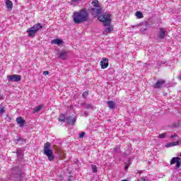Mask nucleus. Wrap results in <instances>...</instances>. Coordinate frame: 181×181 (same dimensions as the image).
<instances>
[{
    "label": "nucleus",
    "mask_w": 181,
    "mask_h": 181,
    "mask_svg": "<svg viewBox=\"0 0 181 181\" xmlns=\"http://www.w3.org/2000/svg\"><path fill=\"white\" fill-rule=\"evenodd\" d=\"M74 22L76 25H80L84 22H87L89 19L88 12L86 9H81L78 11H74L73 14Z\"/></svg>",
    "instance_id": "1"
},
{
    "label": "nucleus",
    "mask_w": 181,
    "mask_h": 181,
    "mask_svg": "<svg viewBox=\"0 0 181 181\" xmlns=\"http://www.w3.org/2000/svg\"><path fill=\"white\" fill-rule=\"evenodd\" d=\"M51 144L49 142H47L44 145V155L47 156L48 160L52 162L54 160V156H53V151L50 149Z\"/></svg>",
    "instance_id": "2"
},
{
    "label": "nucleus",
    "mask_w": 181,
    "mask_h": 181,
    "mask_svg": "<svg viewBox=\"0 0 181 181\" xmlns=\"http://www.w3.org/2000/svg\"><path fill=\"white\" fill-rule=\"evenodd\" d=\"M98 21L103 22V26H110L111 25V15L105 13L98 17Z\"/></svg>",
    "instance_id": "3"
},
{
    "label": "nucleus",
    "mask_w": 181,
    "mask_h": 181,
    "mask_svg": "<svg viewBox=\"0 0 181 181\" xmlns=\"http://www.w3.org/2000/svg\"><path fill=\"white\" fill-rule=\"evenodd\" d=\"M8 81H15L18 83V81H21V76L19 75H8L7 76Z\"/></svg>",
    "instance_id": "4"
},
{
    "label": "nucleus",
    "mask_w": 181,
    "mask_h": 181,
    "mask_svg": "<svg viewBox=\"0 0 181 181\" xmlns=\"http://www.w3.org/2000/svg\"><path fill=\"white\" fill-rule=\"evenodd\" d=\"M76 121H77V118H76V116H69L66 118V122L69 125H74Z\"/></svg>",
    "instance_id": "5"
},
{
    "label": "nucleus",
    "mask_w": 181,
    "mask_h": 181,
    "mask_svg": "<svg viewBox=\"0 0 181 181\" xmlns=\"http://www.w3.org/2000/svg\"><path fill=\"white\" fill-rule=\"evenodd\" d=\"M69 56V52L66 50H63L59 52V58L61 59V60H66Z\"/></svg>",
    "instance_id": "6"
},
{
    "label": "nucleus",
    "mask_w": 181,
    "mask_h": 181,
    "mask_svg": "<svg viewBox=\"0 0 181 181\" xmlns=\"http://www.w3.org/2000/svg\"><path fill=\"white\" fill-rule=\"evenodd\" d=\"M100 66L103 69H107L109 66L108 58H103V60L100 62Z\"/></svg>",
    "instance_id": "7"
},
{
    "label": "nucleus",
    "mask_w": 181,
    "mask_h": 181,
    "mask_svg": "<svg viewBox=\"0 0 181 181\" xmlns=\"http://www.w3.org/2000/svg\"><path fill=\"white\" fill-rule=\"evenodd\" d=\"M159 37L160 39H165V36H166V35H168V32L166 31V30H165V28H160L159 29Z\"/></svg>",
    "instance_id": "8"
},
{
    "label": "nucleus",
    "mask_w": 181,
    "mask_h": 181,
    "mask_svg": "<svg viewBox=\"0 0 181 181\" xmlns=\"http://www.w3.org/2000/svg\"><path fill=\"white\" fill-rule=\"evenodd\" d=\"M27 33H28L29 37H35L36 33H37L35 30H33V28H30L27 30Z\"/></svg>",
    "instance_id": "9"
},
{
    "label": "nucleus",
    "mask_w": 181,
    "mask_h": 181,
    "mask_svg": "<svg viewBox=\"0 0 181 181\" xmlns=\"http://www.w3.org/2000/svg\"><path fill=\"white\" fill-rule=\"evenodd\" d=\"M6 6L8 11H12L13 8V3L11 0H6Z\"/></svg>",
    "instance_id": "10"
},
{
    "label": "nucleus",
    "mask_w": 181,
    "mask_h": 181,
    "mask_svg": "<svg viewBox=\"0 0 181 181\" xmlns=\"http://www.w3.org/2000/svg\"><path fill=\"white\" fill-rule=\"evenodd\" d=\"M33 29L34 30H35L37 33L39 32V30H40V29H42L43 28V26H42V24H40V23L35 24L33 27Z\"/></svg>",
    "instance_id": "11"
},
{
    "label": "nucleus",
    "mask_w": 181,
    "mask_h": 181,
    "mask_svg": "<svg viewBox=\"0 0 181 181\" xmlns=\"http://www.w3.org/2000/svg\"><path fill=\"white\" fill-rule=\"evenodd\" d=\"M16 122L18 124L19 127H22L25 125V120L22 117H19L16 119Z\"/></svg>",
    "instance_id": "12"
},
{
    "label": "nucleus",
    "mask_w": 181,
    "mask_h": 181,
    "mask_svg": "<svg viewBox=\"0 0 181 181\" xmlns=\"http://www.w3.org/2000/svg\"><path fill=\"white\" fill-rule=\"evenodd\" d=\"M52 45H57L58 46H60V45H62V43H63V40H60V39H55V40H52L51 41Z\"/></svg>",
    "instance_id": "13"
},
{
    "label": "nucleus",
    "mask_w": 181,
    "mask_h": 181,
    "mask_svg": "<svg viewBox=\"0 0 181 181\" xmlns=\"http://www.w3.org/2000/svg\"><path fill=\"white\" fill-rule=\"evenodd\" d=\"M163 84H165V81L164 80H159L156 82L154 87H155V88H160V87H162Z\"/></svg>",
    "instance_id": "14"
},
{
    "label": "nucleus",
    "mask_w": 181,
    "mask_h": 181,
    "mask_svg": "<svg viewBox=\"0 0 181 181\" xmlns=\"http://www.w3.org/2000/svg\"><path fill=\"white\" fill-rule=\"evenodd\" d=\"M114 30V28L112 26H109L105 28V30L103 31V35H108V33H111Z\"/></svg>",
    "instance_id": "15"
},
{
    "label": "nucleus",
    "mask_w": 181,
    "mask_h": 181,
    "mask_svg": "<svg viewBox=\"0 0 181 181\" xmlns=\"http://www.w3.org/2000/svg\"><path fill=\"white\" fill-rule=\"evenodd\" d=\"M107 104L110 110H114L115 108V102L114 101H107Z\"/></svg>",
    "instance_id": "16"
},
{
    "label": "nucleus",
    "mask_w": 181,
    "mask_h": 181,
    "mask_svg": "<svg viewBox=\"0 0 181 181\" xmlns=\"http://www.w3.org/2000/svg\"><path fill=\"white\" fill-rule=\"evenodd\" d=\"M179 145V141H174L173 143L170 142L165 145L166 148H170L172 146H177Z\"/></svg>",
    "instance_id": "17"
},
{
    "label": "nucleus",
    "mask_w": 181,
    "mask_h": 181,
    "mask_svg": "<svg viewBox=\"0 0 181 181\" xmlns=\"http://www.w3.org/2000/svg\"><path fill=\"white\" fill-rule=\"evenodd\" d=\"M92 13L94 16L100 15V13H101V10L97 8H92Z\"/></svg>",
    "instance_id": "18"
},
{
    "label": "nucleus",
    "mask_w": 181,
    "mask_h": 181,
    "mask_svg": "<svg viewBox=\"0 0 181 181\" xmlns=\"http://www.w3.org/2000/svg\"><path fill=\"white\" fill-rule=\"evenodd\" d=\"M66 118H67V117H66V116H64V114H61V115H59V117L58 120L60 121V122H66Z\"/></svg>",
    "instance_id": "19"
},
{
    "label": "nucleus",
    "mask_w": 181,
    "mask_h": 181,
    "mask_svg": "<svg viewBox=\"0 0 181 181\" xmlns=\"http://www.w3.org/2000/svg\"><path fill=\"white\" fill-rule=\"evenodd\" d=\"M135 15L138 19H142V18H144V14L141 11H136Z\"/></svg>",
    "instance_id": "20"
},
{
    "label": "nucleus",
    "mask_w": 181,
    "mask_h": 181,
    "mask_svg": "<svg viewBox=\"0 0 181 181\" xmlns=\"http://www.w3.org/2000/svg\"><path fill=\"white\" fill-rule=\"evenodd\" d=\"M43 107H44L43 105L35 107V108L34 109V114L36 112H39V111H40V110H42Z\"/></svg>",
    "instance_id": "21"
},
{
    "label": "nucleus",
    "mask_w": 181,
    "mask_h": 181,
    "mask_svg": "<svg viewBox=\"0 0 181 181\" xmlns=\"http://www.w3.org/2000/svg\"><path fill=\"white\" fill-rule=\"evenodd\" d=\"M91 169H92L93 173H97V172H98V167H97V165H92Z\"/></svg>",
    "instance_id": "22"
},
{
    "label": "nucleus",
    "mask_w": 181,
    "mask_h": 181,
    "mask_svg": "<svg viewBox=\"0 0 181 181\" xmlns=\"http://www.w3.org/2000/svg\"><path fill=\"white\" fill-rule=\"evenodd\" d=\"M80 2H81V0H72L71 4L73 6H76V5H78Z\"/></svg>",
    "instance_id": "23"
},
{
    "label": "nucleus",
    "mask_w": 181,
    "mask_h": 181,
    "mask_svg": "<svg viewBox=\"0 0 181 181\" xmlns=\"http://www.w3.org/2000/svg\"><path fill=\"white\" fill-rule=\"evenodd\" d=\"M146 29H148V25H142L141 27L140 28V32L144 33V32L146 31Z\"/></svg>",
    "instance_id": "24"
},
{
    "label": "nucleus",
    "mask_w": 181,
    "mask_h": 181,
    "mask_svg": "<svg viewBox=\"0 0 181 181\" xmlns=\"http://www.w3.org/2000/svg\"><path fill=\"white\" fill-rule=\"evenodd\" d=\"M92 5L95 8H98L100 6V4H98V0H93L92 2Z\"/></svg>",
    "instance_id": "25"
},
{
    "label": "nucleus",
    "mask_w": 181,
    "mask_h": 181,
    "mask_svg": "<svg viewBox=\"0 0 181 181\" xmlns=\"http://www.w3.org/2000/svg\"><path fill=\"white\" fill-rule=\"evenodd\" d=\"M129 165H131V160H128L127 163H124V170H128V168H129Z\"/></svg>",
    "instance_id": "26"
},
{
    "label": "nucleus",
    "mask_w": 181,
    "mask_h": 181,
    "mask_svg": "<svg viewBox=\"0 0 181 181\" xmlns=\"http://www.w3.org/2000/svg\"><path fill=\"white\" fill-rule=\"evenodd\" d=\"M177 162V157H174L170 160V165H175Z\"/></svg>",
    "instance_id": "27"
},
{
    "label": "nucleus",
    "mask_w": 181,
    "mask_h": 181,
    "mask_svg": "<svg viewBox=\"0 0 181 181\" xmlns=\"http://www.w3.org/2000/svg\"><path fill=\"white\" fill-rule=\"evenodd\" d=\"M177 165L176 167L177 168H180V158L177 157V162H176Z\"/></svg>",
    "instance_id": "28"
},
{
    "label": "nucleus",
    "mask_w": 181,
    "mask_h": 181,
    "mask_svg": "<svg viewBox=\"0 0 181 181\" xmlns=\"http://www.w3.org/2000/svg\"><path fill=\"white\" fill-rule=\"evenodd\" d=\"M82 95L83 98H87V97L88 96V93L87 91H85L83 92Z\"/></svg>",
    "instance_id": "29"
},
{
    "label": "nucleus",
    "mask_w": 181,
    "mask_h": 181,
    "mask_svg": "<svg viewBox=\"0 0 181 181\" xmlns=\"http://www.w3.org/2000/svg\"><path fill=\"white\" fill-rule=\"evenodd\" d=\"M5 112V107H0V114H4Z\"/></svg>",
    "instance_id": "30"
},
{
    "label": "nucleus",
    "mask_w": 181,
    "mask_h": 181,
    "mask_svg": "<svg viewBox=\"0 0 181 181\" xmlns=\"http://www.w3.org/2000/svg\"><path fill=\"white\" fill-rule=\"evenodd\" d=\"M165 136H166V133L161 134L158 135L159 139L165 138Z\"/></svg>",
    "instance_id": "31"
},
{
    "label": "nucleus",
    "mask_w": 181,
    "mask_h": 181,
    "mask_svg": "<svg viewBox=\"0 0 181 181\" xmlns=\"http://www.w3.org/2000/svg\"><path fill=\"white\" fill-rule=\"evenodd\" d=\"M79 138L81 139L83 138H84V132H81L80 134H79Z\"/></svg>",
    "instance_id": "32"
},
{
    "label": "nucleus",
    "mask_w": 181,
    "mask_h": 181,
    "mask_svg": "<svg viewBox=\"0 0 181 181\" xmlns=\"http://www.w3.org/2000/svg\"><path fill=\"white\" fill-rule=\"evenodd\" d=\"M137 181H146V179H145V177H140L137 179Z\"/></svg>",
    "instance_id": "33"
},
{
    "label": "nucleus",
    "mask_w": 181,
    "mask_h": 181,
    "mask_svg": "<svg viewBox=\"0 0 181 181\" xmlns=\"http://www.w3.org/2000/svg\"><path fill=\"white\" fill-rule=\"evenodd\" d=\"M86 108L91 109V108H93V105H87Z\"/></svg>",
    "instance_id": "34"
},
{
    "label": "nucleus",
    "mask_w": 181,
    "mask_h": 181,
    "mask_svg": "<svg viewBox=\"0 0 181 181\" xmlns=\"http://www.w3.org/2000/svg\"><path fill=\"white\" fill-rule=\"evenodd\" d=\"M43 74H44V76H47V75H49V71H45L43 72Z\"/></svg>",
    "instance_id": "35"
},
{
    "label": "nucleus",
    "mask_w": 181,
    "mask_h": 181,
    "mask_svg": "<svg viewBox=\"0 0 181 181\" xmlns=\"http://www.w3.org/2000/svg\"><path fill=\"white\" fill-rule=\"evenodd\" d=\"M20 141H22V138H18V139L16 140V144H19Z\"/></svg>",
    "instance_id": "36"
},
{
    "label": "nucleus",
    "mask_w": 181,
    "mask_h": 181,
    "mask_svg": "<svg viewBox=\"0 0 181 181\" xmlns=\"http://www.w3.org/2000/svg\"><path fill=\"white\" fill-rule=\"evenodd\" d=\"M176 136H177V135L173 134V135H171L170 138H171L172 139H173V138H176Z\"/></svg>",
    "instance_id": "37"
},
{
    "label": "nucleus",
    "mask_w": 181,
    "mask_h": 181,
    "mask_svg": "<svg viewBox=\"0 0 181 181\" xmlns=\"http://www.w3.org/2000/svg\"><path fill=\"white\" fill-rule=\"evenodd\" d=\"M68 180H69V181H71V176H69V177Z\"/></svg>",
    "instance_id": "38"
},
{
    "label": "nucleus",
    "mask_w": 181,
    "mask_h": 181,
    "mask_svg": "<svg viewBox=\"0 0 181 181\" xmlns=\"http://www.w3.org/2000/svg\"><path fill=\"white\" fill-rule=\"evenodd\" d=\"M121 181H128L127 180H121Z\"/></svg>",
    "instance_id": "39"
},
{
    "label": "nucleus",
    "mask_w": 181,
    "mask_h": 181,
    "mask_svg": "<svg viewBox=\"0 0 181 181\" xmlns=\"http://www.w3.org/2000/svg\"><path fill=\"white\" fill-rule=\"evenodd\" d=\"M0 100H2V96L0 95Z\"/></svg>",
    "instance_id": "40"
},
{
    "label": "nucleus",
    "mask_w": 181,
    "mask_h": 181,
    "mask_svg": "<svg viewBox=\"0 0 181 181\" xmlns=\"http://www.w3.org/2000/svg\"><path fill=\"white\" fill-rule=\"evenodd\" d=\"M24 143L26 144V140H24Z\"/></svg>",
    "instance_id": "41"
},
{
    "label": "nucleus",
    "mask_w": 181,
    "mask_h": 181,
    "mask_svg": "<svg viewBox=\"0 0 181 181\" xmlns=\"http://www.w3.org/2000/svg\"><path fill=\"white\" fill-rule=\"evenodd\" d=\"M17 153H19V151L18 150L17 151Z\"/></svg>",
    "instance_id": "42"
}]
</instances>
